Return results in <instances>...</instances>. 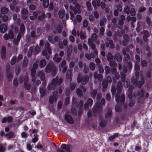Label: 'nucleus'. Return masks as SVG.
<instances>
[{
  "instance_id": "1",
  "label": "nucleus",
  "mask_w": 152,
  "mask_h": 152,
  "mask_svg": "<svg viewBox=\"0 0 152 152\" xmlns=\"http://www.w3.org/2000/svg\"><path fill=\"white\" fill-rule=\"evenodd\" d=\"M123 85L121 82H118L116 87L112 84L111 88V92L113 97L115 95V101L118 104L120 102L121 104H123L125 100V96L124 94H122L120 96L119 94L122 92V89L123 88Z\"/></svg>"
},
{
  "instance_id": "2",
  "label": "nucleus",
  "mask_w": 152,
  "mask_h": 152,
  "mask_svg": "<svg viewBox=\"0 0 152 152\" xmlns=\"http://www.w3.org/2000/svg\"><path fill=\"white\" fill-rule=\"evenodd\" d=\"M57 68L53 63H50L48 64L45 69V72L47 73L51 72V76L55 77L57 73Z\"/></svg>"
},
{
  "instance_id": "3",
  "label": "nucleus",
  "mask_w": 152,
  "mask_h": 152,
  "mask_svg": "<svg viewBox=\"0 0 152 152\" xmlns=\"http://www.w3.org/2000/svg\"><path fill=\"white\" fill-rule=\"evenodd\" d=\"M62 82L63 79L62 78L59 79L58 76H56L52 80L51 83L48 85L47 87L48 90L50 91L52 89L53 90L55 89L57 85H60Z\"/></svg>"
},
{
  "instance_id": "4",
  "label": "nucleus",
  "mask_w": 152,
  "mask_h": 152,
  "mask_svg": "<svg viewBox=\"0 0 152 152\" xmlns=\"http://www.w3.org/2000/svg\"><path fill=\"white\" fill-rule=\"evenodd\" d=\"M20 31L18 34L17 38H14L13 40V43L14 45L18 46V42L20 41L21 37L23 36L25 33V27L23 23L21 24L20 28Z\"/></svg>"
},
{
  "instance_id": "5",
  "label": "nucleus",
  "mask_w": 152,
  "mask_h": 152,
  "mask_svg": "<svg viewBox=\"0 0 152 152\" xmlns=\"http://www.w3.org/2000/svg\"><path fill=\"white\" fill-rule=\"evenodd\" d=\"M102 109V106L100 105V104L98 102H97L92 109L94 115V116H96L100 115Z\"/></svg>"
},
{
  "instance_id": "6",
  "label": "nucleus",
  "mask_w": 152,
  "mask_h": 152,
  "mask_svg": "<svg viewBox=\"0 0 152 152\" xmlns=\"http://www.w3.org/2000/svg\"><path fill=\"white\" fill-rule=\"evenodd\" d=\"M89 80V76L88 75H85L84 76L81 77V76L79 75L77 80L78 83L81 82L82 84L85 85L88 82Z\"/></svg>"
},
{
  "instance_id": "7",
  "label": "nucleus",
  "mask_w": 152,
  "mask_h": 152,
  "mask_svg": "<svg viewBox=\"0 0 152 152\" xmlns=\"http://www.w3.org/2000/svg\"><path fill=\"white\" fill-rule=\"evenodd\" d=\"M58 97V92L57 91H55L53 92V95L51 96L49 99V103L53 104L54 102H56L57 101V97Z\"/></svg>"
},
{
  "instance_id": "8",
  "label": "nucleus",
  "mask_w": 152,
  "mask_h": 152,
  "mask_svg": "<svg viewBox=\"0 0 152 152\" xmlns=\"http://www.w3.org/2000/svg\"><path fill=\"white\" fill-rule=\"evenodd\" d=\"M93 100L91 98H88L87 102L84 104V108L86 110H87L89 109V106L91 107L92 104Z\"/></svg>"
},
{
  "instance_id": "9",
  "label": "nucleus",
  "mask_w": 152,
  "mask_h": 152,
  "mask_svg": "<svg viewBox=\"0 0 152 152\" xmlns=\"http://www.w3.org/2000/svg\"><path fill=\"white\" fill-rule=\"evenodd\" d=\"M113 59L114 60L116 59L117 61L121 62L122 61V58L121 55L119 53L117 52L113 56Z\"/></svg>"
},
{
  "instance_id": "10",
  "label": "nucleus",
  "mask_w": 152,
  "mask_h": 152,
  "mask_svg": "<svg viewBox=\"0 0 152 152\" xmlns=\"http://www.w3.org/2000/svg\"><path fill=\"white\" fill-rule=\"evenodd\" d=\"M67 41L66 40L64 39L63 42L60 41L58 42V45L59 48L61 49L64 48V46H66L67 45Z\"/></svg>"
},
{
  "instance_id": "11",
  "label": "nucleus",
  "mask_w": 152,
  "mask_h": 152,
  "mask_svg": "<svg viewBox=\"0 0 152 152\" xmlns=\"http://www.w3.org/2000/svg\"><path fill=\"white\" fill-rule=\"evenodd\" d=\"M94 78L97 79L99 81L101 82L103 79V76L100 74H98L97 72H95L94 74Z\"/></svg>"
},
{
  "instance_id": "12",
  "label": "nucleus",
  "mask_w": 152,
  "mask_h": 152,
  "mask_svg": "<svg viewBox=\"0 0 152 152\" xmlns=\"http://www.w3.org/2000/svg\"><path fill=\"white\" fill-rule=\"evenodd\" d=\"M105 45L107 47L113 49L114 48L115 45L113 44V41L111 40H109L108 42H106Z\"/></svg>"
},
{
  "instance_id": "13",
  "label": "nucleus",
  "mask_w": 152,
  "mask_h": 152,
  "mask_svg": "<svg viewBox=\"0 0 152 152\" xmlns=\"http://www.w3.org/2000/svg\"><path fill=\"white\" fill-rule=\"evenodd\" d=\"M107 113L105 116V118H107L110 117L112 115L111 109L109 107H106Z\"/></svg>"
},
{
  "instance_id": "14",
  "label": "nucleus",
  "mask_w": 152,
  "mask_h": 152,
  "mask_svg": "<svg viewBox=\"0 0 152 152\" xmlns=\"http://www.w3.org/2000/svg\"><path fill=\"white\" fill-rule=\"evenodd\" d=\"M145 91L142 89L141 91L138 90L136 94H134V96H138L140 98H142L144 95Z\"/></svg>"
},
{
  "instance_id": "15",
  "label": "nucleus",
  "mask_w": 152,
  "mask_h": 152,
  "mask_svg": "<svg viewBox=\"0 0 152 152\" xmlns=\"http://www.w3.org/2000/svg\"><path fill=\"white\" fill-rule=\"evenodd\" d=\"M108 84L107 81L104 80L102 83V91L103 92H105L108 86Z\"/></svg>"
},
{
  "instance_id": "16",
  "label": "nucleus",
  "mask_w": 152,
  "mask_h": 152,
  "mask_svg": "<svg viewBox=\"0 0 152 152\" xmlns=\"http://www.w3.org/2000/svg\"><path fill=\"white\" fill-rule=\"evenodd\" d=\"M67 57L69 58L71 55L72 51V48L71 45L67 46Z\"/></svg>"
},
{
  "instance_id": "17",
  "label": "nucleus",
  "mask_w": 152,
  "mask_h": 152,
  "mask_svg": "<svg viewBox=\"0 0 152 152\" xmlns=\"http://www.w3.org/2000/svg\"><path fill=\"white\" fill-rule=\"evenodd\" d=\"M71 147L70 145H66L65 144H63L61 146V148L62 149H65L67 151V152H70L69 149Z\"/></svg>"
},
{
  "instance_id": "18",
  "label": "nucleus",
  "mask_w": 152,
  "mask_h": 152,
  "mask_svg": "<svg viewBox=\"0 0 152 152\" xmlns=\"http://www.w3.org/2000/svg\"><path fill=\"white\" fill-rule=\"evenodd\" d=\"M65 119L70 124H72L73 121L72 117L69 115H65Z\"/></svg>"
},
{
  "instance_id": "19",
  "label": "nucleus",
  "mask_w": 152,
  "mask_h": 152,
  "mask_svg": "<svg viewBox=\"0 0 152 152\" xmlns=\"http://www.w3.org/2000/svg\"><path fill=\"white\" fill-rule=\"evenodd\" d=\"M98 91L97 89H94L91 91V96L93 99H95L96 96L98 94Z\"/></svg>"
},
{
  "instance_id": "20",
  "label": "nucleus",
  "mask_w": 152,
  "mask_h": 152,
  "mask_svg": "<svg viewBox=\"0 0 152 152\" xmlns=\"http://www.w3.org/2000/svg\"><path fill=\"white\" fill-rule=\"evenodd\" d=\"M76 92L77 96L81 98L83 96V92L81 89L79 88H77Z\"/></svg>"
},
{
  "instance_id": "21",
  "label": "nucleus",
  "mask_w": 152,
  "mask_h": 152,
  "mask_svg": "<svg viewBox=\"0 0 152 152\" xmlns=\"http://www.w3.org/2000/svg\"><path fill=\"white\" fill-rule=\"evenodd\" d=\"M126 19L128 22H129L131 20L132 21V22L133 23L135 22L137 20V18L133 16L131 17L129 15L127 17Z\"/></svg>"
},
{
  "instance_id": "22",
  "label": "nucleus",
  "mask_w": 152,
  "mask_h": 152,
  "mask_svg": "<svg viewBox=\"0 0 152 152\" xmlns=\"http://www.w3.org/2000/svg\"><path fill=\"white\" fill-rule=\"evenodd\" d=\"M7 29V26L5 24H2L0 26V31L1 33H5Z\"/></svg>"
},
{
  "instance_id": "23",
  "label": "nucleus",
  "mask_w": 152,
  "mask_h": 152,
  "mask_svg": "<svg viewBox=\"0 0 152 152\" xmlns=\"http://www.w3.org/2000/svg\"><path fill=\"white\" fill-rule=\"evenodd\" d=\"M108 62L109 65L111 67L116 68L117 67V63L115 61L113 60Z\"/></svg>"
},
{
  "instance_id": "24",
  "label": "nucleus",
  "mask_w": 152,
  "mask_h": 152,
  "mask_svg": "<svg viewBox=\"0 0 152 152\" xmlns=\"http://www.w3.org/2000/svg\"><path fill=\"white\" fill-rule=\"evenodd\" d=\"M46 64V61L45 59L40 60L39 63V66L41 68L44 67Z\"/></svg>"
},
{
  "instance_id": "25",
  "label": "nucleus",
  "mask_w": 152,
  "mask_h": 152,
  "mask_svg": "<svg viewBox=\"0 0 152 152\" xmlns=\"http://www.w3.org/2000/svg\"><path fill=\"white\" fill-rule=\"evenodd\" d=\"M144 83V78L143 77H142L141 79V81H139L137 82L136 86L137 85L138 87L139 88H140L143 85Z\"/></svg>"
},
{
  "instance_id": "26",
  "label": "nucleus",
  "mask_w": 152,
  "mask_h": 152,
  "mask_svg": "<svg viewBox=\"0 0 152 152\" xmlns=\"http://www.w3.org/2000/svg\"><path fill=\"white\" fill-rule=\"evenodd\" d=\"M72 74V70L71 69H69L66 75V78L67 79H71V76Z\"/></svg>"
},
{
  "instance_id": "27",
  "label": "nucleus",
  "mask_w": 152,
  "mask_h": 152,
  "mask_svg": "<svg viewBox=\"0 0 152 152\" xmlns=\"http://www.w3.org/2000/svg\"><path fill=\"white\" fill-rule=\"evenodd\" d=\"M96 66L98 68L99 72L101 74L103 73L104 72V70L102 64H97Z\"/></svg>"
},
{
  "instance_id": "28",
  "label": "nucleus",
  "mask_w": 152,
  "mask_h": 152,
  "mask_svg": "<svg viewBox=\"0 0 152 152\" xmlns=\"http://www.w3.org/2000/svg\"><path fill=\"white\" fill-rule=\"evenodd\" d=\"M88 45L91 47V49L92 50H94V49H96V46L93 43L92 40L91 39H88Z\"/></svg>"
},
{
  "instance_id": "29",
  "label": "nucleus",
  "mask_w": 152,
  "mask_h": 152,
  "mask_svg": "<svg viewBox=\"0 0 152 152\" xmlns=\"http://www.w3.org/2000/svg\"><path fill=\"white\" fill-rule=\"evenodd\" d=\"M53 60L57 62H58L60 61L61 59V58L60 57H58V53H56L54 55L53 57Z\"/></svg>"
},
{
  "instance_id": "30",
  "label": "nucleus",
  "mask_w": 152,
  "mask_h": 152,
  "mask_svg": "<svg viewBox=\"0 0 152 152\" xmlns=\"http://www.w3.org/2000/svg\"><path fill=\"white\" fill-rule=\"evenodd\" d=\"M9 10L6 7H2L1 10V12L3 14H6L9 12Z\"/></svg>"
},
{
  "instance_id": "31",
  "label": "nucleus",
  "mask_w": 152,
  "mask_h": 152,
  "mask_svg": "<svg viewBox=\"0 0 152 152\" xmlns=\"http://www.w3.org/2000/svg\"><path fill=\"white\" fill-rule=\"evenodd\" d=\"M65 13V11L64 10H60L58 13L59 17L61 19H62L64 17V16Z\"/></svg>"
},
{
  "instance_id": "32",
  "label": "nucleus",
  "mask_w": 152,
  "mask_h": 152,
  "mask_svg": "<svg viewBox=\"0 0 152 152\" xmlns=\"http://www.w3.org/2000/svg\"><path fill=\"white\" fill-rule=\"evenodd\" d=\"M45 88L41 87L39 89V92L41 94L42 97H43L46 94V93L45 90L44 89Z\"/></svg>"
},
{
  "instance_id": "33",
  "label": "nucleus",
  "mask_w": 152,
  "mask_h": 152,
  "mask_svg": "<svg viewBox=\"0 0 152 152\" xmlns=\"http://www.w3.org/2000/svg\"><path fill=\"white\" fill-rule=\"evenodd\" d=\"M134 69L136 71H139L140 69V64L137 61H135Z\"/></svg>"
},
{
  "instance_id": "34",
  "label": "nucleus",
  "mask_w": 152,
  "mask_h": 152,
  "mask_svg": "<svg viewBox=\"0 0 152 152\" xmlns=\"http://www.w3.org/2000/svg\"><path fill=\"white\" fill-rule=\"evenodd\" d=\"M28 63V59L26 57H25L23 59V67L25 68L26 67Z\"/></svg>"
},
{
  "instance_id": "35",
  "label": "nucleus",
  "mask_w": 152,
  "mask_h": 152,
  "mask_svg": "<svg viewBox=\"0 0 152 152\" xmlns=\"http://www.w3.org/2000/svg\"><path fill=\"white\" fill-rule=\"evenodd\" d=\"M106 57L108 61L113 60V56L111 53H108Z\"/></svg>"
},
{
  "instance_id": "36",
  "label": "nucleus",
  "mask_w": 152,
  "mask_h": 152,
  "mask_svg": "<svg viewBox=\"0 0 152 152\" xmlns=\"http://www.w3.org/2000/svg\"><path fill=\"white\" fill-rule=\"evenodd\" d=\"M123 39L124 40L127 42H129L130 39L129 36L127 34H125L123 36Z\"/></svg>"
},
{
  "instance_id": "37",
  "label": "nucleus",
  "mask_w": 152,
  "mask_h": 152,
  "mask_svg": "<svg viewBox=\"0 0 152 152\" xmlns=\"http://www.w3.org/2000/svg\"><path fill=\"white\" fill-rule=\"evenodd\" d=\"M42 1L43 7L45 8H47L49 5V0H44Z\"/></svg>"
},
{
  "instance_id": "38",
  "label": "nucleus",
  "mask_w": 152,
  "mask_h": 152,
  "mask_svg": "<svg viewBox=\"0 0 152 152\" xmlns=\"http://www.w3.org/2000/svg\"><path fill=\"white\" fill-rule=\"evenodd\" d=\"M45 14L43 12L38 17V19L39 21H42L45 20Z\"/></svg>"
},
{
  "instance_id": "39",
  "label": "nucleus",
  "mask_w": 152,
  "mask_h": 152,
  "mask_svg": "<svg viewBox=\"0 0 152 152\" xmlns=\"http://www.w3.org/2000/svg\"><path fill=\"white\" fill-rule=\"evenodd\" d=\"M121 82H124L126 79V75L123 72L121 73Z\"/></svg>"
},
{
  "instance_id": "40",
  "label": "nucleus",
  "mask_w": 152,
  "mask_h": 152,
  "mask_svg": "<svg viewBox=\"0 0 152 152\" xmlns=\"http://www.w3.org/2000/svg\"><path fill=\"white\" fill-rule=\"evenodd\" d=\"M89 67L91 70L93 71L95 68V64L93 62H91L89 64Z\"/></svg>"
},
{
  "instance_id": "41",
  "label": "nucleus",
  "mask_w": 152,
  "mask_h": 152,
  "mask_svg": "<svg viewBox=\"0 0 152 152\" xmlns=\"http://www.w3.org/2000/svg\"><path fill=\"white\" fill-rule=\"evenodd\" d=\"M24 86L25 89L27 90H29L31 87V85L28 83H24Z\"/></svg>"
},
{
  "instance_id": "42",
  "label": "nucleus",
  "mask_w": 152,
  "mask_h": 152,
  "mask_svg": "<svg viewBox=\"0 0 152 152\" xmlns=\"http://www.w3.org/2000/svg\"><path fill=\"white\" fill-rule=\"evenodd\" d=\"M8 35L9 38L10 39H13L14 36L13 31L11 30H10L9 31V33Z\"/></svg>"
},
{
  "instance_id": "43",
  "label": "nucleus",
  "mask_w": 152,
  "mask_h": 152,
  "mask_svg": "<svg viewBox=\"0 0 152 152\" xmlns=\"http://www.w3.org/2000/svg\"><path fill=\"white\" fill-rule=\"evenodd\" d=\"M34 49L32 47H31L29 49V51L28 53V58H30L32 55V53Z\"/></svg>"
},
{
  "instance_id": "44",
  "label": "nucleus",
  "mask_w": 152,
  "mask_h": 152,
  "mask_svg": "<svg viewBox=\"0 0 152 152\" xmlns=\"http://www.w3.org/2000/svg\"><path fill=\"white\" fill-rule=\"evenodd\" d=\"M104 70L106 74L110 73V69L109 66H105Z\"/></svg>"
},
{
  "instance_id": "45",
  "label": "nucleus",
  "mask_w": 152,
  "mask_h": 152,
  "mask_svg": "<svg viewBox=\"0 0 152 152\" xmlns=\"http://www.w3.org/2000/svg\"><path fill=\"white\" fill-rule=\"evenodd\" d=\"M124 12L125 13H126L127 15H129L130 12V8L128 6L125 7L124 9Z\"/></svg>"
},
{
  "instance_id": "46",
  "label": "nucleus",
  "mask_w": 152,
  "mask_h": 152,
  "mask_svg": "<svg viewBox=\"0 0 152 152\" xmlns=\"http://www.w3.org/2000/svg\"><path fill=\"white\" fill-rule=\"evenodd\" d=\"M40 48L38 46H37L34 49V53L35 55L38 54L40 51Z\"/></svg>"
},
{
  "instance_id": "47",
  "label": "nucleus",
  "mask_w": 152,
  "mask_h": 152,
  "mask_svg": "<svg viewBox=\"0 0 152 152\" xmlns=\"http://www.w3.org/2000/svg\"><path fill=\"white\" fill-rule=\"evenodd\" d=\"M130 15L132 16H134L136 15V11L134 8H132L130 11Z\"/></svg>"
},
{
  "instance_id": "48",
  "label": "nucleus",
  "mask_w": 152,
  "mask_h": 152,
  "mask_svg": "<svg viewBox=\"0 0 152 152\" xmlns=\"http://www.w3.org/2000/svg\"><path fill=\"white\" fill-rule=\"evenodd\" d=\"M141 66L143 67H146L147 66L148 63L145 60L141 61Z\"/></svg>"
},
{
  "instance_id": "49",
  "label": "nucleus",
  "mask_w": 152,
  "mask_h": 152,
  "mask_svg": "<svg viewBox=\"0 0 152 152\" xmlns=\"http://www.w3.org/2000/svg\"><path fill=\"white\" fill-rule=\"evenodd\" d=\"M86 5L87 7L88 10L89 11H91L92 9L91 8V3L88 1L86 2Z\"/></svg>"
},
{
  "instance_id": "50",
  "label": "nucleus",
  "mask_w": 152,
  "mask_h": 152,
  "mask_svg": "<svg viewBox=\"0 0 152 152\" xmlns=\"http://www.w3.org/2000/svg\"><path fill=\"white\" fill-rule=\"evenodd\" d=\"M5 135L6 136H8L9 138H11L13 137L14 133L12 132H10L8 133H6Z\"/></svg>"
},
{
  "instance_id": "51",
  "label": "nucleus",
  "mask_w": 152,
  "mask_h": 152,
  "mask_svg": "<svg viewBox=\"0 0 152 152\" xmlns=\"http://www.w3.org/2000/svg\"><path fill=\"white\" fill-rule=\"evenodd\" d=\"M128 88V91L129 93H132L133 90L134 88V86L131 85H130V86Z\"/></svg>"
},
{
  "instance_id": "52",
  "label": "nucleus",
  "mask_w": 152,
  "mask_h": 152,
  "mask_svg": "<svg viewBox=\"0 0 152 152\" xmlns=\"http://www.w3.org/2000/svg\"><path fill=\"white\" fill-rule=\"evenodd\" d=\"M80 37L82 39H85L86 38L85 34L82 31H80Z\"/></svg>"
},
{
  "instance_id": "53",
  "label": "nucleus",
  "mask_w": 152,
  "mask_h": 152,
  "mask_svg": "<svg viewBox=\"0 0 152 152\" xmlns=\"http://www.w3.org/2000/svg\"><path fill=\"white\" fill-rule=\"evenodd\" d=\"M136 41L137 42L139 43L140 45H143V42L141 38L137 37L136 38Z\"/></svg>"
},
{
  "instance_id": "54",
  "label": "nucleus",
  "mask_w": 152,
  "mask_h": 152,
  "mask_svg": "<svg viewBox=\"0 0 152 152\" xmlns=\"http://www.w3.org/2000/svg\"><path fill=\"white\" fill-rule=\"evenodd\" d=\"M22 15H27L28 13V11L25 8H23L21 10Z\"/></svg>"
},
{
  "instance_id": "55",
  "label": "nucleus",
  "mask_w": 152,
  "mask_h": 152,
  "mask_svg": "<svg viewBox=\"0 0 152 152\" xmlns=\"http://www.w3.org/2000/svg\"><path fill=\"white\" fill-rule=\"evenodd\" d=\"M36 33L34 31L31 32V37L34 39L38 37L39 35H36Z\"/></svg>"
},
{
  "instance_id": "56",
  "label": "nucleus",
  "mask_w": 152,
  "mask_h": 152,
  "mask_svg": "<svg viewBox=\"0 0 152 152\" xmlns=\"http://www.w3.org/2000/svg\"><path fill=\"white\" fill-rule=\"evenodd\" d=\"M105 99L108 102H109L111 100V95L110 93H107L105 96Z\"/></svg>"
},
{
  "instance_id": "57",
  "label": "nucleus",
  "mask_w": 152,
  "mask_h": 152,
  "mask_svg": "<svg viewBox=\"0 0 152 152\" xmlns=\"http://www.w3.org/2000/svg\"><path fill=\"white\" fill-rule=\"evenodd\" d=\"M102 97V94L101 93L99 92L96 95V99L97 101H99Z\"/></svg>"
},
{
  "instance_id": "58",
  "label": "nucleus",
  "mask_w": 152,
  "mask_h": 152,
  "mask_svg": "<svg viewBox=\"0 0 152 152\" xmlns=\"http://www.w3.org/2000/svg\"><path fill=\"white\" fill-rule=\"evenodd\" d=\"M115 110L116 112H121L122 110L121 108L118 106V104L115 106Z\"/></svg>"
},
{
  "instance_id": "59",
  "label": "nucleus",
  "mask_w": 152,
  "mask_h": 152,
  "mask_svg": "<svg viewBox=\"0 0 152 152\" xmlns=\"http://www.w3.org/2000/svg\"><path fill=\"white\" fill-rule=\"evenodd\" d=\"M106 122L103 120H102L100 121V126L102 127H104L105 126Z\"/></svg>"
},
{
  "instance_id": "60",
  "label": "nucleus",
  "mask_w": 152,
  "mask_h": 152,
  "mask_svg": "<svg viewBox=\"0 0 152 152\" xmlns=\"http://www.w3.org/2000/svg\"><path fill=\"white\" fill-rule=\"evenodd\" d=\"M83 100H80L79 103L78 107L80 110L83 107Z\"/></svg>"
},
{
  "instance_id": "61",
  "label": "nucleus",
  "mask_w": 152,
  "mask_h": 152,
  "mask_svg": "<svg viewBox=\"0 0 152 152\" xmlns=\"http://www.w3.org/2000/svg\"><path fill=\"white\" fill-rule=\"evenodd\" d=\"M132 62L130 61H129V62L127 63V68L130 71L132 69Z\"/></svg>"
},
{
  "instance_id": "62",
  "label": "nucleus",
  "mask_w": 152,
  "mask_h": 152,
  "mask_svg": "<svg viewBox=\"0 0 152 152\" xmlns=\"http://www.w3.org/2000/svg\"><path fill=\"white\" fill-rule=\"evenodd\" d=\"M7 73V77L9 80L10 81L11 80L13 77L12 74L9 72H8V73Z\"/></svg>"
},
{
  "instance_id": "63",
  "label": "nucleus",
  "mask_w": 152,
  "mask_h": 152,
  "mask_svg": "<svg viewBox=\"0 0 152 152\" xmlns=\"http://www.w3.org/2000/svg\"><path fill=\"white\" fill-rule=\"evenodd\" d=\"M8 17L6 15H4L2 17V20L4 22H6L8 20Z\"/></svg>"
},
{
  "instance_id": "64",
  "label": "nucleus",
  "mask_w": 152,
  "mask_h": 152,
  "mask_svg": "<svg viewBox=\"0 0 152 152\" xmlns=\"http://www.w3.org/2000/svg\"><path fill=\"white\" fill-rule=\"evenodd\" d=\"M16 61H17L16 58L14 56L11 61V64L12 65L14 64L15 63Z\"/></svg>"
}]
</instances>
